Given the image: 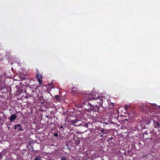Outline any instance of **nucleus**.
<instances>
[{
  "mask_svg": "<svg viewBox=\"0 0 160 160\" xmlns=\"http://www.w3.org/2000/svg\"><path fill=\"white\" fill-rule=\"evenodd\" d=\"M83 99L86 101L92 100V102H93L98 104L94 105L95 107H98L100 110V107L102 105L103 100L104 99L103 97H100L98 94H95L94 92H92L89 94H84L83 96Z\"/></svg>",
  "mask_w": 160,
  "mask_h": 160,
  "instance_id": "1",
  "label": "nucleus"
},
{
  "mask_svg": "<svg viewBox=\"0 0 160 160\" xmlns=\"http://www.w3.org/2000/svg\"><path fill=\"white\" fill-rule=\"evenodd\" d=\"M82 100L83 101L82 104L80 106L82 108H84L85 109L87 110H90L91 112L90 115L91 116L93 117L94 118H96L97 117L98 114H96V115H94V112H97V113L101 112V111L99 110L98 107H95L94 104H93V105H92V104L90 102H88L85 100H84L83 99V96L82 97Z\"/></svg>",
  "mask_w": 160,
  "mask_h": 160,
  "instance_id": "2",
  "label": "nucleus"
},
{
  "mask_svg": "<svg viewBox=\"0 0 160 160\" xmlns=\"http://www.w3.org/2000/svg\"><path fill=\"white\" fill-rule=\"evenodd\" d=\"M154 128H157L160 131V119L156 117H154L152 120Z\"/></svg>",
  "mask_w": 160,
  "mask_h": 160,
  "instance_id": "3",
  "label": "nucleus"
},
{
  "mask_svg": "<svg viewBox=\"0 0 160 160\" xmlns=\"http://www.w3.org/2000/svg\"><path fill=\"white\" fill-rule=\"evenodd\" d=\"M81 122L80 120L78 119L71 120L69 122V123L70 125H74L76 127L81 126V124H81Z\"/></svg>",
  "mask_w": 160,
  "mask_h": 160,
  "instance_id": "4",
  "label": "nucleus"
},
{
  "mask_svg": "<svg viewBox=\"0 0 160 160\" xmlns=\"http://www.w3.org/2000/svg\"><path fill=\"white\" fill-rule=\"evenodd\" d=\"M70 92L73 94H77V95L79 96L81 94L79 93L78 91L77 90L76 88H73L70 91Z\"/></svg>",
  "mask_w": 160,
  "mask_h": 160,
  "instance_id": "5",
  "label": "nucleus"
},
{
  "mask_svg": "<svg viewBox=\"0 0 160 160\" xmlns=\"http://www.w3.org/2000/svg\"><path fill=\"white\" fill-rule=\"evenodd\" d=\"M151 108L148 106H144L142 107V112L145 113L148 112L149 111L151 112Z\"/></svg>",
  "mask_w": 160,
  "mask_h": 160,
  "instance_id": "6",
  "label": "nucleus"
},
{
  "mask_svg": "<svg viewBox=\"0 0 160 160\" xmlns=\"http://www.w3.org/2000/svg\"><path fill=\"white\" fill-rule=\"evenodd\" d=\"M36 77L39 82V83L40 84H41L42 81V76L40 73H39L38 72V71H37V73L36 75Z\"/></svg>",
  "mask_w": 160,
  "mask_h": 160,
  "instance_id": "7",
  "label": "nucleus"
},
{
  "mask_svg": "<svg viewBox=\"0 0 160 160\" xmlns=\"http://www.w3.org/2000/svg\"><path fill=\"white\" fill-rule=\"evenodd\" d=\"M14 129H17L19 131H23V129L22 128L21 125L20 124H18L16 125H15L14 126Z\"/></svg>",
  "mask_w": 160,
  "mask_h": 160,
  "instance_id": "8",
  "label": "nucleus"
},
{
  "mask_svg": "<svg viewBox=\"0 0 160 160\" xmlns=\"http://www.w3.org/2000/svg\"><path fill=\"white\" fill-rule=\"evenodd\" d=\"M88 123L90 124V122H88V123H85L83 122H82L80 124H81V126L83 127V128H88Z\"/></svg>",
  "mask_w": 160,
  "mask_h": 160,
  "instance_id": "9",
  "label": "nucleus"
},
{
  "mask_svg": "<svg viewBox=\"0 0 160 160\" xmlns=\"http://www.w3.org/2000/svg\"><path fill=\"white\" fill-rule=\"evenodd\" d=\"M17 118V116L15 114H12L10 118V121L12 122L13 120Z\"/></svg>",
  "mask_w": 160,
  "mask_h": 160,
  "instance_id": "10",
  "label": "nucleus"
},
{
  "mask_svg": "<svg viewBox=\"0 0 160 160\" xmlns=\"http://www.w3.org/2000/svg\"><path fill=\"white\" fill-rule=\"evenodd\" d=\"M55 99L58 101V102H60V99L61 98L60 97V96H59L58 95H56L55 97Z\"/></svg>",
  "mask_w": 160,
  "mask_h": 160,
  "instance_id": "11",
  "label": "nucleus"
},
{
  "mask_svg": "<svg viewBox=\"0 0 160 160\" xmlns=\"http://www.w3.org/2000/svg\"><path fill=\"white\" fill-rule=\"evenodd\" d=\"M150 106L154 108H157V105L155 103L150 104Z\"/></svg>",
  "mask_w": 160,
  "mask_h": 160,
  "instance_id": "12",
  "label": "nucleus"
},
{
  "mask_svg": "<svg viewBox=\"0 0 160 160\" xmlns=\"http://www.w3.org/2000/svg\"><path fill=\"white\" fill-rule=\"evenodd\" d=\"M100 132L102 133L101 134L103 135L104 134H106V132H105V130L104 129L102 128L100 130Z\"/></svg>",
  "mask_w": 160,
  "mask_h": 160,
  "instance_id": "13",
  "label": "nucleus"
},
{
  "mask_svg": "<svg viewBox=\"0 0 160 160\" xmlns=\"http://www.w3.org/2000/svg\"><path fill=\"white\" fill-rule=\"evenodd\" d=\"M34 160H41V157H36Z\"/></svg>",
  "mask_w": 160,
  "mask_h": 160,
  "instance_id": "14",
  "label": "nucleus"
},
{
  "mask_svg": "<svg viewBox=\"0 0 160 160\" xmlns=\"http://www.w3.org/2000/svg\"><path fill=\"white\" fill-rule=\"evenodd\" d=\"M100 135V137H102V135L101 134V133H98L97 134H96V136H98Z\"/></svg>",
  "mask_w": 160,
  "mask_h": 160,
  "instance_id": "15",
  "label": "nucleus"
},
{
  "mask_svg": "<svg viewBox=\"0 0 160 160\" xmlns=\"http://www.w3.org/2000/svg\"><path fill=\"white\" fill-rule=\"evenodd\" d=\"M61 160H67L66 158L64 157H62L61 158Z\"/></svg>",
  "mask_w": 160,
  "mask_h": 160,
  "instance_id": "16",
  "label": "nucleus"
},
{
  "mask_svg": "<svg viewBox=\"0 0 160 160\" xmlns=\"http://www.w3.org/2000/svg\"><path fill=\"white\" fill-rule=\"evenodd\" d=\"M129 107L128 105H125L124 107V108L126 110H127Z\"/></svg>",
  "mask_w": 160,
  "mask_h": 160,
  "instance_id": "17",
  "label": "nucleus"
},
{
  "mask_svg": "<svg viewBox=\"0 0 160 160\" xmlns=\"http://www.w3.org/2000/svg\"><path fill=\"white\" fill-rule=\"evenodd\" d=\"M2 157V155L1 152H0V160L1 159Z\"/></svg>",
  "mask_w": 160,
  "mask_h": 160,
  "instance_id": "18",
  "label": "nucleus"
},
{
  "mask_svg": "<svg viewBox=\"0 0 160 160\" xmlns=\"http://www.w3.org/2000/svg\"><path fill=\"white\" fill-rule=\"evenodd\" d=\"M143 138L146 140H148L149 139L148 138H146L144 135L143 136Z\"/></svg>",
  "mask_w": 160,
  "mask_h": 160,
  "instance_id": "19",
  "label": "nucleus"
},
{
  "mask_svg": "<svg viewBox=\"0 0 160 160\" xmlns=\"http://www.w3.org/2000/svg\"><path fill=\"white\" fill-rule=\"evenodd\" d=\"M113 138L112 137H111L110 138H109L108 139V141H109L110 139H112Z\"/></svg>",
  "mask_w": 160,
  "mask_h": 160,
  "instance_id": "20",
  "label": "nucleus"
},
{
  "mask_svg": "<svg viewBox=\"0 0 160 160\" xmlns=\"http://www.w3.org/2000/svg\"><path fill=\"white\" fill-rule=\"evenodd\" d=\"M54 136L55 137H57L58 136V134L57 133H55L54 134Z\"/></svg>",
  "mask_w": 160,
  "mask_h": 160,
  "instance_id": "21",
  "label": "nucleus"
},
{
  "mask_svg": "<svg viewBox=\"0 0 160 160\" xmlns=\"http://www.w3.org/2000/svg\"><path fill=\"white\" fill-rule=\"evenodd\" d=\"M150 121L149 120H148V122H147V124H148L150 123Z\"/></svg>",
  "mask_w": 160,
  "mask_h": 160,
  "instance_id": "22",
  "label": "nucleus"
},
{
  "mask_svg": "<svg viewBox=\"0 0 160 160\" xmlns=\"http://www.w3.org/2000/svg\"><path fill=\"white\" fill-rule=\"evenodd\" d=\"M87 131V129H85L83 131H82V132L83 133L84 132H86Z\"/></svg>",
  "mask_w": 160,
  "mask_h": 160,
  "instance_id": "23",
  "label": "nucleus"
},
{
  "mask_svg": "<svg viewBox=\"0 0 160 160\" xmlns=\"http://www.w3.org/2000/svg\"><path fill=\"white\" fill-rule=\"evenodd\" d=\"M40 99H43V96H41L40 97Z\"/></svg>",
  "mask_w": 160,
  "mask_h": 160,
  "instance_id": "24",
  "label": "nucleus"
},
{
  "mask_svg": "<svg viewBox=\"0 0 160 160\" xmlns=\"http://www.w3.org/2000/svg\"><path fill=\"white\" fill-rule=\"evenodd\" d=\"M60 128H61L63 129H63V127L62 126H60Z\"/></svg>",
  "mask_w": 160,
  "mask_h": 160,
  "instance_id": "25",
  "label": "nucleus"
},
{
  "mask_svg": "<svg viewBox=\"0 0 160 160\" xmlns=\"http://www.w3.org/2000/svg\"><path fill=\"white\" fill-rule=\"evenodd\" d=\"M131 151L130 150H128V153H129L130 152H131Z\"/></svg>",
  "mask_w": 160,
  "mask_h": 160,
  "instance_id": "26",
  "label": "nucleus"
},
{
  "mask_svg": "<svg viewBox=\"0 0 160 160\" xmlns=\"http://www.w3.org/2000/svg\"><path fill=\"white\" fill-rule=\"evenodd\" d=\"M114 104L113 103H111V104H112V105H114Z\"/></svg>",
  "mask_w": 160,
  "mask_h": 160,
  "instance_id": "27",
  "label": "nucleus"
},
{
  "mask_svg": "<svg viewBox=\"0 0 160 160\" xmlns=\"http://www.w3.org/2000/svg\"><path fill=\"white\" fill-rule=\"evenodd\" d=\"M150 140H152V138H150Z\"/></svg>",
  "mask_w": 160,
  "mask_h": 160,
  "instance_id": "28",
  "label": "nucleus"
},
{
  "mask_svg": "<svg viewBox=\"0 0 160 160\" xmlns=\"http://www.w3.org/2000/svg\"><path fill=\"white\" fill-rule=\"evenodd\" d=\"M65 114V112H64V113H63V115H64V114Z\"/></svg>",
  "mask_w": 160,
  "mask_h": 160,
  "instance_id": "29",
  "label": "nucleus"
},
{
  "mask_svg": "<svg viewBox=\"0 0 160 160\" xmlns=\"http://www.w3.org/2000/svg\"><path fill=\"white\" fill-rule=\"evenodd\" d=\"M48 160H51V159H48Z\"/></svg>",
  "mask_w": 160,
  "mask_h": 160,
  "instance_id": "30",
  "label": "nucleus"
}]
</instances>
